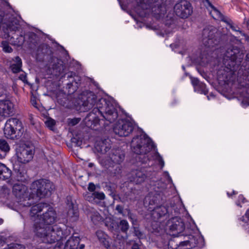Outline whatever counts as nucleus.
<instances>
[{
  "label": "nucleus",
  "mask_w": 249,
  "mask_h": 249,
  "mask_svg": "<svg viewBox=\"0 0 249 249\" xmlns=\"http://www.w3.org/2000/svg\"><path fill=\"white\" fill-rule=\"evenodd\" d=\"M192 84L194 87V89H196V88L198 87L199 85H201V86H204V83L200 82L197 78H193L191 80Z\"/></svg>",
  "instance_id": "obj_41"
},
{
  "label": "nucleus",
  "mask_w": 249,
  "mask_h": 249,
  "mask_svg": "<svg viewBox=\"0 0 249 249\" xmlns=\"http://www.w3.org/2000/svg\"><path fill=\"white\" fill-rule=\"evenodd\" d=\"M66 89L69 94L74 93L80 85V78L76 75L75 72L71 71L68 73Z\"/></svg>",
  "instance_id": "obj_16"
},
{
  "label": "nucleus",
  "mask_w": 249,
  "mask_h": 249,
  "mask_svg": "<svg viewBox=\"0 0 249 249\" xmlns=\"http://www.w3.org/2000/svg\"><path fill=\"white\" fill-rule=\"evenodd\" d=\"M11 171L4 164L0 163V179L6 180L11 176Z\"/></svg>",
  "instance_id": "obj_29"
},
{
  "label": "nucleus",
  "mask_w": 249,
  "mask_h": 249,
  "mask_svg": "<svg viewBox=\"0 0 249 249\" xmlns=\"http://www.w3.org/2000/svg\"><path fill=\"white\" fill-rule=\"evenodd\" d=\"M237 192L234 191V190L232 191V192L231 194H230L229 192H227V195L229 197H231L232 195H237Z\"/></svg>",
  "instance_id": "obj_49"
},
{
  "label": "nucleus",
  "mask_w": 249,
  "mask_h": 249,
  "mask_svg": "<svg viewBox=\"0 0 249 249\" xmlns=\"http://www.w3.org/2000/svg\"><path fill=\"white\" fill-rule=\"evenodd\" d=\"M26 76L25 74H21L20 75L19 78L22 81H24L26 79Z\"/></svg>",
  "instance_id": "obj_50"
},
{
  "label": "nucleus",
  "mask_w": 249,
  "mask_h": 249,
  "mask_svg": "<svg viewBox=\"0 0 249 249\" xmlns=\"http://www.w3.org/2000/svg\"><path fill=\"white\" fill-rule=\"evenodd\" d=\"M202 2L205 4V6L209 11L210 14L213 18H220L221 20H223V18L224 17L223 15L211 3L209 0H202Z\"/></svg>",
  "instance_id": "obj_22"
},
{
  "label": "nucleus",
  "mask_w": 249,
  "mask_h": 249,
  "mask_svg": "<svg viewBox=\"0 0 249 249\" xmlns=\"http://www.w3.org/2000/svg\"><path fill=\"white\" fill-rule=\"evenodd\" d=\"M32 104L35 107V105L36 104V101L34 100H31Z\"/></svg>",
  "instance_id": "obj_56"
},
{
  "label": "nucleus",
  "mask_w": 249,
  "mask_h": 249,
  "mask_svg": "<svg viewBox=\"0 0 249 249\" xmlns=\"http://www.w3.org/2000/svg\"><path fill=\"white\" fill-rule=\"evenodd\" d=\"M79 121V120H78L77 119H73V120H71V123L72 124V125H75V124H77L78 123Z\"/></svg>",
  "instance_id": "obj_51"
},
{
  "label": "nucleus",
  "mask_w": 249,
  "mask_h": 249,
  "mask_svg": "<svg viewBox=\"0 0 249 249\" xmlns=\"http://www.w3.org/2000/svg\"><path fill=\"white\" fill-rule=\"evenodd\" d=\"M96 236L101 243H102L105 248L109 247V242L108 241V236L103 231L98 230L96 233Z\"/></svg>",
  "instance_id": "obj_28"
},
{
  "label": "nucleus",
  "mask_w": 249,
  "mask_h": 249,
  "mask_svg": "<svg viewBox=\"0 0 249 249\" xmlns=\"http://www.w3.org/2000/svg\"><path fill=\"white\" fill-rule=\"evenodd\" d=\"M88 190L91 192H94L95 186L93 183H89L88 186Z\"/></svg>",
  "instance_id": "obj_47"
},
{
  "label": "nucleus",
  "mask_w": 249,
  "mask_h": 249,
  "mask_svg": "<svg viewBox=\"0 0 249 249\" xmlns=\"http://www.w3.org/2000/svg\"><path fill=\"white\" fill-rule=\"evenodd\" d=\"M141 242L140 241L139 243L134 242L131 247V249H141Z\"/></svg>",
  "instance_id": "obj_46"
},
{
  "label": "nucleus",
  "mask_w": 249,
  "mask_h": 249,
  "mask_svg": "<svg viewBox=\"0 0 249 249\" xmlns=\"http://www.w3.org/2000/svg\"><path fill=\"white\" fill-rule=\"evenodd\" d=\"M22 61L19 56H16L10 61V68L13 73H18L21 71Z\"/></svg>",
  "instance_id": "obj_26"
},
{
  "label": "nucleus",
  "mask_w": 249,
  "mask_h": 249,
  "mask_svg": "<svg viewBox=\"0 0 249 249\" xmlns=\"http://www.w3.org/2000/svg\"><path fill=\"white\" fill-rule=\"evenodd\" d=\"M79 241L78 236L72 235L66 242L64 249H78Z\"/></svg>",
  "instance_id": "obj_27"
},
{
  "label": "nucleus",
  "mask_w": 249,
  "mask_h": 249,
  "mask_svg": "<svg viewBox=\"0 0 249 249\" xmlns=\"http://www.w3.org/2000/svg\"><path fill=\"white\" fill-rule=\"evenodd\" d=\"M40 218L41 222L46 225H51L56 221L57 214L55 211L52 207H50L45 213H43Z\"/></svg>",
  "instance_id": "obj_18"
},
{
  "label": "nucleus",
  "mask_w": 249,
  "mask_h": 249,
  "mask_svg": "<svg viewBox=\"0 0 249 249\" xmlns=\"http://www.w3.org/2000/svg\"><path fill=\"white\" fill-rule=\"evenodd\" d=\"M88 200H89V201H92V200H91L90 198H89Z\"/></svg>",
  "instance_id": "obj_60"
},
{
  "label": "nucleus",
  "mask_w": 249,
  "mask_h": 249,
  "mask_svg": "<svg viewBox=\"0 0 249 249\" xmlns=\"http://www.w3.org/2000/svg\"><path fill=\"white\" fill-rule=\"evenodd\" d=\"M65 68L63 62L61 60H57V62L53 65L52 74L55 76H59L64 72Z\"/></svg>",
  "instance_id": "obj_25"
},
{
  "label": "nucleus",
  "mask_w": 249,
  "mask_h": 249,
  "mask_svg": "<svg viewBox=\"0 0 249 249\" xmlns=\"http://www.w3.org/2000/svg\"><path fill=\"white\" fill-rule=\"evenodd\" d=\"M81 105L84 111L90 109L92 111L89 113V116L96 119L102 117L109 123H113L118 117V111L113 104L105 98L97 99V96L93 92L86 90L79 95Z\"/></svg>",
  "instance_id": "obj_1"
},
{
  "label": "nucleus",
  "mask_w": 249,
  "mask_h": 249,
  "mask_svg": "<svg viewBox=\"0 0 249 249\" xmlns=\"http://www.w3.org/2000/svg\"><path fill=\"white\" fill-rule=\"evenodd\" d=\"M216 29L213 27L206 28L202 32L203 44L207 47H213L219 43V39L216 37Z\"/></svg>",
  "instance_id": "obj_13"
},
{
  "label": "nucleus",
  "mask_w": 249,
  "mask_h": 249,
  "mask_svg": "<svg viewBox=\"0 0 249 249\" xmlns=\"http://www.w3.org/2000/svg\"><path fill=\"white\" fill-rule=\"evenodd\" d=\"M24 128L22 123L16 118L9 119L5 124L3 132L5 137L10 139H18L22 135Z\"/></svg>",
  "instance_id": "obj_8"
},
{
  "label": "nucleus",
  "mask_w": 249,
  "mask_h": 249,
  "mask_svg": "<svg viewBox=\"0 0 249 249\" xmlns=\"http://www.w3.org/2000/svg\"><path fill=\"white\" fill-rule=\"evenodd\" d=\"M71 142L76 146H80L82 144L81 138L78 136L73 137L71 139Z\"/></svg>",
  "instance_id": "obj_39"
},
{
  "label": "nucleus",
  "mask_w": 249,
  "mask_h": 249,
  "mask_svg": "<svg viewBox=\"0 0 249 249\" xmlns=\"http://www.w3.org/2000/svg\"><path fill=\"white\" fill-rule=\"evenodd\" d=\"M189 243L190 242L188 240L181 241L178 245H177V247L176 248V249H186L184 247L188 245Z\"/></svg>",
  "instance_id": "obj_43"
},
{
  "label": "nucleus",
  "mask_w": 249,
  "mask_h": 249,
  "mask_svg": "<svg viewBox=\"0 0 249 249\" xmlns=\"http://www.w3.org/2000/svg\"><path fill=\"white\" fill-rule=\"evenodd\" d=\"M169 230V234L173 236L178 237L183 234L181 233L185 229L184 223L182 219L178 216L170 219L166 224Z\"/></svg>",
  "instance_id": "obj_11"
},
{
  "label": "nucleus",
  "mask_w": 249,
  "mask_h": 249,
  "mask_svg": "<svg viewBox=\"0 0 249 249\" xmlns=\"http://www.w3.org/2000/svg\"><path fill=\"white\" fill-rule=\"evenodd\" d=\"M124 159V152L119 149H112L109 154V160L102 161L101 163L106 168L105 172L109 177L119 175L121 171L120 164Z\"/></svg>",
  "instance_id": "obj_5"
},
{
  "label": "nucleus",
  "mask_w": 249,
  "mask_h": 249,
  "mask_svg": "<svg viewBox=\"0 0 249 249\" xmlns=\"http://www.w3.org/2000/svg\"><path fill=\"white\" fill-rule=\"evenodd\" d=\"M146 178L147 175L144 170H135L131 172L130 181L137 184H141Z\"/></svg>",
  "instance_id": "obj_20"
},
{
  "label": "nucleus",
  "mask_w": 249,
  "mask_h": 249,
  "mask_svg": "<svg viewBox=\"0 0 249 249\" xmlns=\"http://www.w3.org/2000/svg\"><path fill=\"white\" fill-rule=\"evenodd\" d=\"M156 159L159 162V164L162 168L164 165V162L162 157L160 155L158 152L156 153Z\"/></svg>",
  "instance_id": "obj_42"
},
{
  "label": "nucleus",
  "mask_w": 249,
  "mask_h": 249,
  "mask_svg": "<svg viewBox=\"0 0 249 249\" xmlns=\"http://www.w3.org/2000/svg\"><path fill=\"white\" fill-rule=\"evenodd\" d=\"M1 47L2 50L5 53H11L13 51V49L9 46L8 42L4 41L1 42Z\"/></svg>",
  "instance_id": "obj_36"
},
{
  "label": "nucleus",
  "mask_w": 249,
  "mask_h": 249,
  "mask_svg": "<svg viewBox=\"0 0 249 249\" xmlns=\"http://www.w3.org/2000/svg\"><path fill=\"white\" fill-rule=\"evenodd\" d=\"M105 224L108 230L111 231H115L118 226L115 221L110 218H106Z\"/></svg>",
  "instance_id": "obj_32"
},
{
  "label": "nucleus",
  "mask_w": 249,
  "mask_h": 249,
  "mask_svg": "<svg viewBox=\"0 0 249 249\" xmlns=\"http://www.w3.org/2000/svg\"><path fill=\"white\" fill-rule=\"evenodd\" d=\"M48 207V205L45 203H36L34 198V203L29 206L24 207L23 210L30 207L29 214L32 220L34 222L41 221L39 213L45 208ZM22 210V209H20Z\"/></svg>",
  "instance_id": "obj_15"
},
{
  "label": "nucleus",
  "mask_w": 249,
  "mask_h": 249,
  "mask_svg": "<svg viewBox=\"0 0 249 249\" xmlns=\"http://www.w3.org/2000/svg\"><path fill=\"white\" fill-rule=\"evenodd\" d=\"M3 222V220L1 218H0V225L2 224Z\"/></svg>",
  "instance_id": "obj_59"
},
{
  "label": "nucleus",
  "mask_w": 249,
  "mask_h": 249,
  "mask_svg": "<svg viewBox=\"0 0 249 249\" xmlns=\"http://www.w3.org/2000/svg\"><path fill=\"white\" fill-rule=\"evenodd\" d=\"M119 226L121 231L124 233L127 232L129 228L128 223L126 220H121Z\"/></svg>",
  "instance_id": "obj_34"
},
{
  "label": "nucleus",
  "mask_w": 249,
  "mask_h": 249,
  "mask_svg": "<svg viewBox=\"0 0 249 249\" xmlns=\"http://www.w3.org/2000/svg\"><path fill=\"white\" fill-rule=\"evenodd\" d=\"M134 233L135 235L139 238H141L142 236V232L138 228L135 227L134 228Z\"/></svg>",
  "instance_id": "obj_45"
},
{
  "label": "nucleus",
  "mask_w": 249,
  "mask_h": 249,
  "mask_svg": "<svg viewBox=\"0 0 249 249\" xmlns=\"http://www.w3.org/2000/svg\"><path fill=\"white\" fill-rule=\"evenodd\" d=\"M0 150L3 152V155H1V158H4L6 154L10 150V146L7 142L2 139H0Z\"/></svg>",
  "instance_id": "obj_31"
},
{
  "label": "nucleus",
  "mask_w": 249,
  "mask_h": 249,
  "mask_svg": "<svg viewBox=\"0 0 249 249\" xmlns=\"http://www.w3.org/2000/svg\"><path fill=\"white\" fill-rule=\"evenodd\" d=\"M33 230L35 235L45 243L52 244L66 238L61 228L57 225L48 226L41 221L35 222Z\"/></svg>",
  "instance_id": "obj_3"
},
{
  "label": "nucleus",
  "mask_w": 249,
  "mask_h": 249,
  "mask_svg": "<svg viewBox=\"0 0 249 249\" xmlns=\"http://www.w3.org/2000/svg\"><path fill=\"white\" fill-rule=\"evenodd\" d=\"M244 54L236 46H231L226 51L223 57V65L225 68L217 71V79L219 81L227 82L230 76L240 65Z\"/></svg>",
  "instance_id": "obj_2"
},
{
  "label": "nucleus",
  "mask_w": 249,
  "mask_h": 249,
  "mask_svg": "<svg viewBox=\"0 0 249 249\" xmlns=\"http://www.w3.org/2000/svg\"><path fill=\"white\" fill-rule=\"evenodd\" d=\"M246 217L248 219L249 221V210H247L245 213Z\"/></svg>",
  "instance_id": "obj_53"
},
{
  "label": "nucleus",
  "mask_w": 249,
  "mask_h": 249,
  "mask_svg": "<svg viewBox=\"0 0 249 249\" xmlns=\"http://www.w3.org/2000/svg\"><path fill=\"white\" fill-rule=\"evenodd\" d=\"M91 197L97 198L98 200H103L105 199V195L102 192H94L91 194Z\"/></svg>",
  "instance_id": "obj_38"
},
{
  "label": "nucleus",
  "mask_w": 249,
  "mask_h": 249,
  "mask_svg": "<svg viewBox=\"0 0 249 249\" xmlns=\"http://www.w3.org/2000/svg\"><path fill=\"white\" fill-rule=\"evenodd\" d=\"M13 105L9 100L0 101V115L4 117H8L13 113Z\"/></svg>",
  "instance_id": "obj_19"
},
{
  "label": "nucleus",
  "mask_w": 249,
  "mask_h": 249,
  "mask_svg": "<svg viewBox=\"0 0 249 249\" xmlns=\"http://www.w3.org/2000/svg\"><path fill=\"white\" fill-rule=\"evenodd\" d=\"M123 207L120 205H117L116 207V210L121 214L123 213Z\"/></svg>",
  "instance_id": "obj_48"
},
{
  "label": "nucleus",
  "mask_w": 249,
  "mask_h": 249,
  "mask_svg": "<svg viewBox=\"0 0 249 249\" xmlns=\"http://www.w3.org/2000/svg\"><path fill=\"white\" fill-rule=\"evenodd\" d=\"M32 193L36 194L40 198H44L50 195L54 188L53 183L49 180L40 179L34 181L31 185Z\"/></svg>",
  "instance_id": "obj_9"
},
{
  "label": "nucleus",
  "mask_w": 249,
  "mask_h": 249,
  "mask_svg": "<svg viewBox=\"0 0 249 249\" xmlns=\"http://www.w3.org/2000/svg\"><path fill=\"white\" fill-rule=\"evenodd\" d=\"M19 28V21L14 16L9 14L4 15L3 12L0 11V30L2 29L6 37H10V40L12 44L18 47L21 46L25 42V37L22 34L18 36V35L15 34L14 36H11L10 32H16Z\"/></svg>",
  "instance_id": "obj_4"
},
{
  "label": "nucleus",
  "mask_w": 249,
  "mask_h": 249,
  "mask_svg": "<svg viewBox=\"0 0 249 249\" xmlns=\"http://www.w3.org/2000/svg\"><path fill=\"white\" fill-rule=\"evenodd\" d=\"M231 29L232 30H234V31H239V30H237V29H235V28L234 26H231Z\"/></svg>",
  "instance_id": "obj_55"
},
{
  "label": "nucleus",
  "mask_w": 249,
  "mask_h": 249,
  "mask_svg": "<svg viewBox=\"0 0 249 249\" xmlns=\"http://www.w3.org/2000/svg\"><path fill=\"white\" fill-rule=\"evenodd\" d=\"M168 210L166 207L160 205L154 207L151 213V216L153 219L155 221H159L160 218L166 216Z\"/></svg>",
  "instance_id": "obj_21"
},
{
  "label": "nucleus",
  "mask_w": 249,
  "mask_h": 249,
  "mask_svg": "<svg viewBox=\"0 0 249 249\" xmlns=\"http://www.w3.org/2000/svg\"><path fill=\"white\" fill-rule=\"evenodd\" d=\"M95 148L98 152L101 154L106 153L109 149L104 141L96 142L95 144Z\"/></svg>",
  "instance_id": "obj_30"
},
{
  "label": "nucleus",
  "mask_w": 249,
  "mask_h": 249,
  "mask_svg": "<svg viewBox=\"0 0 249 249\" xmlns=\"http://www.w3.org/2000/svg\"><path fill=\"white\" fill-rule=\"evenodd\" d=\"M152 208H153L152 207H149V209H152Z\"/></svg>",
  "instance_id": "obj_61"
},
{
  "label": "nucleus",
  "mask_w": 249,
  "mask_h": 249,
  "mask_svg": "<svg viewBox=\"0 0 249 249\" xmlns=\"http://www.w3.org/2000/svg\"><path fill=\"white\" fill-rule=\"evenodd\" d=\"M175 14L181 18H187L193 12L192 4L187 0H179L174 7Z\"/></svg>",
  "instance_id": "obj_10"
},
{
  "label": "nucleus",
  "mask_w": 249,
  "mask_h": 249,
  "mask_svg": "<svg viewBox=\"0 0 249 249\" xmlns=\"http://www.w3.org/2000/svg\"><path fill=\"white\" fill-rule=\"evenodd\" d=\"M195 90L198 93L204 94L205 95H207L208 93V90L206 88V85L204 83V86H203V87L202 86L199 85L198 87L196 88V89Z\"/></svg>",
  "instance_id": "obj_37"
},
{
  "label": "nucleus",
  "mask_w": 249,
  "mask_h": 249,
  "mask_svg": "<svg viewBox=\"0 0 249 249\" xmlns=\"http://www.w3.org/2000/svg\"><path fill=\"white\" fill-rule=\"evenodd\" d=\"M34 154L33 147L23 144L17 149L16 155L18 161L22 163L29 162L33 158Z\"/></svg>",
  "instance_id": "obj_14"
},
{
  "label": "nucleus",
  "mask_w": 249,
  "mask_h": 249,
  "mask_svg": "<svg viewBox=\"0 0 249 249\" xmlns=\"http://www.w3.org/2000/svg\"><path fill=\"white\" fill-rule=\"evenodd\" d=\"M66 209L68 210L67 216L70 220L72 222L76 221L79 217L78 207L73 203L71 196L66 198Z\"/></svg>",
  "instance_id": "obj_17"
},
{
  "label": "nucleus",
  "mask_w": 249,
  "mask_h": 249,
  "mask_svg": "<svg viewBox=\"0 0 249 249\" xmlns=\"http://www.w3.org/2000/svg\"><path fill=\"white\" fill-rule=\"evenodd\" d=\"M79 249H84L85 248V245L84 244H81L79 245Z\"/></svg>",
  "instance_id": "obj_54"
},
{
  "label": "nucleus",
  "mask_w": 249,
  "mask_h": 249,
  "mask_svg": "<svg viewBox=\"0 0 249 249\" xmlns=\"http://www.w3.org/2000/svg\"><path fill=\"white\" fill-rule=\"evenodd\" d=\"M131 147L134 153L145 155L154 148V144L146 134L141 133L133 138L131 142Z\"/></svg>",
  "instance_id": "obj_6"
},
{
  "label": "nucleus",
  "mask_w": 249,
  "mask_h": 249,
  "mask_svg": "<svg viewBox=\"0 0 249 249\" xmlns=\"http://www.w3.org/2000/svg\"><path fill=\"white\" fill-rule=\"evenodd\" d=\"M239 220L241 221H243L244 222V220H245V218H244V216H242L241 217H240Z\"/></svg>",
  "instance_id": "obj_57"
},
{
  "label": "nucleus",
  "mask_w": 249,
  "mask_h": 249,
  "mask_svg": "<svg viewBox=\"0 0 249 249\" xmlns=\"http://www.w3.org/2000/svg\"><path fill=\"white\" fill-rule=\"evenodd\" d=\"M12 193L17 199L19 209H23L33 204L34 197L29 194L27 187L22 183H16L13 186Z\"/></svg>",
  "instance_id": "obj_7"
},
{
  "label": "nucleus",
  "mask_w": 249,
  "mask_h": 249,
  "mask_svg": "<svg viewBox=\"0 0 249 249\" xmlns=\"http://www.w3.org/2000/svg\"><path fill=\"white\" fill-rule=\"evenodd\" d=\"M246 80L249 82V68L248 69L247 71V74H246Z\"/></svg>",
  "instance_id": "obj_52"
},
{
  "label": "nucleus",
  "mask_w": 249,
  "mask_h": 249,
  "mask_svg": "<svg viewBox=\"0 0 249 249\" xmlns=\"http://www.w3.org/2000/svg\"><path fill=\"white\" fill-rule=\"evenodd\" d=\"M134 129L133 124L126 119L119 120L113 127L114 133L120 137H126Z\"/></svg>",
  "instance_id": "obj_12"
},
{
  "label": "nucleus",
  "mask_w": 249,
  "mask_h": 249,
  "mask_svg": "<svg viewBox=\"0 0 249 249\" xmlns=\"http://www.w3.org/2000/svg\"><path fill=\"white\" fill-rule=\"evenodd\" d=\"M26 36L27 40H25V43L30 49H35L38 45V38L36 35L34 33H29Z\"/></svg>",
  "instance_id": "obj_24"
},
{
  "label": "nucleus",
  "mask_w": 249,
  "mask_h": 249,
  "mask_svg": "<svg viewBox=\"0 0 249 249\" xmlns=\"http://www.w3.org/2000/svg\"><path fill=\"white\" fill-rule=\"evenodd\" d=\"M45 124L46 126L50 130H53L55 125L56 122L54 119L49 117L45 122Z\"/></svg>",
  "instance_id": "obj_35"
},
{
  "label": "nucleus",
  "mask_w": 249,
  "mask_h": 249,
  "mask_svg": "<svg viewBox=\"0 0 249 249\" xmlns=\"http://www.w3.org/2000/svg\"><path fill=\"white\" fill-rule=\"evenodd\" d=\"M4 249H25V248L20 244L12 243L8 245L7 248Z\"/></svg>",
  "instance_id": "obj_40"
},
{
  "label": "nucleus",
  "mask_w": 249,
  "mask_h": 249,
  "mask_svg": "<svg viewBox=\"0 0 249 249\" xmlns=\"http://www.w3.org/2000/svg\"><path fill=\"white\" fill-rule=\"evenodd\" d=\"M161 199L160 195L159 194L150 192L146 196L144 203L149 206H153L160 203Z\"/></svg>",
  "instance_id": "obj_23"
},
{
  "label": "nucleus",
  "mask_w": 249,
  "mask_h": 249,
  "mask_svg": "<svg viewBox=\"0 0 249 249\" xmlns=\"http://www.w3.org/2000/svg\"><path fill=\"white\" fill-rule=\"evenodd\" d=\"M247 201L246 200L245 197L243 195H240L238 196V200L236 202V204L237 206H239L240 207H241L240 205V203H244L245 202H247Z\"/></svg>",
  "instance_id": "obj_44"
},
{
  "label": "nucleus",
  "mask_w": 249,
  "mask_h": 249,
  "mask_svg": "<svg viewBox=\"0 0 249 249\" xmlns=\"http://www.w3.org/2000/svg\"><path fill=\"white\" fill-rule=\"evenodd\" d=\"M246 60L249 61V53H247L246 55Z\"/></svg>",
  "instance_id": "obj_58"
},
{
  "label": "nucleus",
  "mask_w": 249,
  "mask_h": 249,
  "mask_svg": "<svg viewBox=\"0 0 249 249\" xmlns=\"http://www.w3.org/2000/svg\"><path fill=\"white\" fill-rule=\"evenodd\" d=\"M17 177L18 181H20L22 182H24L27 180L28 178L26 172L24 170L20 169L18 170Z\"/></svg>",
  "instance_id": "obj_33"
}]
</instances>
